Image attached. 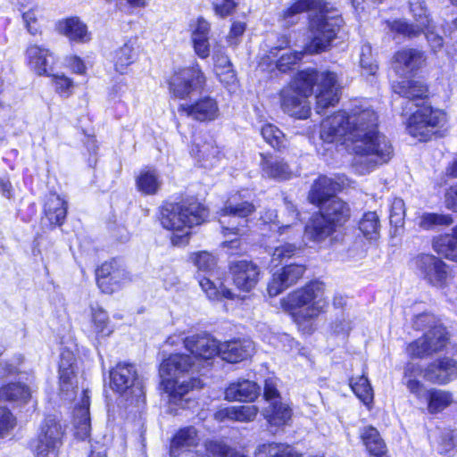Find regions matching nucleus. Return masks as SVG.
<instances>
[{"instance_id":"obj_9","label":"nucleus","mask_w":457,"mask_h":457,"mask_svg":"<svg viewBox=\"0 0 457 457\" xmlns=\"http://www.w3.org/2000/svg\"><path fill=\"white\" fill-rule=\"evenodd\" d=\"M446 122V114L439 109L423 105L408 120L407 130L413 137L427 140L436 128L443 127Z\"/></svg>"},{"instance_id":"obj_36","label":"nucleus","mask_w":457,"mask_h":457,"mask_svg":"<svg viewBox=\"0 0 457 457\" xmlns=\"http://www.w3.org/2000/svg\"><path fill=\"white\" fill-rule=\"evenodd\" d=\"M433 250L452 262H457V238L454 234L436 237L432 241Z\"/></svg>"},{"instance_id":"obj_5","label":"nucleus","mask_w":457,"mask_h":457,"mask_svg":"<svg viewBox=\"0 0 457 457\" xmlns=\"http://www.w3.org/2000/svg\"><path fill=\"white\" fill-rule=\"evenodd\" d=\"M208 216V210L197 202L167 204L161 211V223L173 233L172 245L180 246L188 243L190 228L204 223Z\"/></svg>"},{"instance_id":"obj_61","label":"nucleus","mask_w":457,"mask_h":457,"mask_svg":"<svg viewBox=\"0 0 457 457\" xmlns=\"http://www.w3.org/2000/svg\"><path fill=\"white\" fill-rule=\"evenodd\" d=\"M441 373L445 377V384L457 378V361L451 358L438 360Z\"/></svg>"},{"instance_id":"obj_35","label":"nucleus","mask_w":457,"mask_h":457,"mask_svg":"<svg viewBox=\"0 0 457 457\" xmlns=\"http://www.w3.org/2000/svg\"><path fill=\"white\" fill-rule=\"evenodd\" d=\"M75 435L80 439L86 438L90 432V418H89V397L83 394L81 405L76 409L74 414Z\"/></svg>"},{"instance_id":"obj_1","label":"nucleus","mask_w":457,"mask_h":457,"mask_svg":"<svg viewBox=\"0 0 457 457\" xmlns=\"http://www.w3.org/2000/svg\"><path fill=\"white\" fill-rule=\"evenodd\" d=\"M377 128V113L361 104L350 113L340 111L324 119L320 137L326 143L345 144L354 155L356 170L364 174L388 162L393 155L392 145Z\"/></svg>"},{"instance_id":"obj_57","label":"nucleus","mask_w":457,"mask_h":457,"mask_svg":"<svg viewBox=\"0 0 457 457\" xmlns=\"http://www.w3.org/2000/svg\"><path fill=\"white\" fill-rule=\"evenodd\" d=\"M206 449L213 457H245L240 453L229 449L226 445L219 441L209 442Z\"/></svg>"},{"instance_id":"obj_53","label":"nucleus","mask_w":457,"mask_h":457,"mask_svg":"<svg viewBox=\"0 0 457 457\" xmlns=\"http://www.w3.org/2000/svg\"><path fill=\"white\" fill-rule=\"evenodd\" d=\"M457 451V430H449L442 434L438 445V453L452 456Z\"/></svg>"},{"instance_id":"obj_8","label":"nucleus","mask_w":457,"mask_h":457,"mask_svg":"<svg viewBox=\"0 0 457 457\" xmlns=\"http://www.w3.org/2000/svg\"><path fill=\"white\" fill-rule=\"evenodd\" d=\"M420 377L432 384H445V377L441 373L438 360L426 368H422L418 363L409 362L404 369L403 383L417 398H421L426 393L425 386L418 379Z\"/></svg>"},{"instance_id":"obj_63","label":"nucleus","mask_w":457,"mask_h":457,"mask_svg":"<svg viewBox=\"0 0 457 457\" xmlns=\"http://www.w3.org/2000/svg\"><path fill=\"white\" fill-rule=\"evenodd\" d=\"M302 57V53H286L283 54L277 61L276 66L281 71H286L291 65L295 64Z\"/></svg>"},{"instance_id":"obj_51","label":"nucleus","mask_w":457,"mask_h":457,"mask_svg":"<svg viewBox=\"0 0 457 457\" xmlns=\"http://www.w3.org/2000/svg\"><path fill=\"white\" fill-rule=\"evenodd\" d=\"M211 23L202 16L192 19L188 24L190 39L208 37L211 33Z\"/></svg>"},{"instance_id":"obj_33","label":"nucleus","mask_w":457,"mask_h":457,"mask_svg":"<svg viewBox=\"0 0 457 457\" xmlns=\"http://www.w3.org/2000/svg\"><path fill=\"white\" fill-rule=\"evenodd\" d=\"M137 190L145 195H154L162 187V179L155 170L145 168L136 178Z\"/></svg>"},{"instance_id":"obj_47","label":"nucleus","mask_w":457,"mask_h":457,"mask_svg":"<svg viewBox=\"0 0 457 457\" xmlns=\"http://www.w3.org/2000/svg\"><path fill=\"white\" fill-rule=\"evenodd\" d=\"M191 262L197 268L198 271L213 274L217 267V259L212 253L202 251L190 255Z\"/></svg>"},{"instance_id":"obj_17","label":"nucleus","mask_w":457,"mask_h":457,"mask_svg":"<svg viewBox=\"0 0 457 457\" xmlns=\"http://www.w3.org/2000/svg\"><path fill=\"white\" fill-rule=\"evenodd\" d=\"M426 61L421 51L413 48H403L394 55L392 67L396 74L407 77L417 71Z\"/></svg>"},{"instance_id":"obj_46","label":"nucleus","mask_w":457,"mask_h":457,"mask_svg":"<svg viewBox=\"0 0 457 457\" xmlns=\"http://www.w3.org/2000/svg\"><path fill=\"white\" fill-rule=\"evenodd\" d=\"M361 437L367 450L372 453L385 452L386 445L378 431L373 427H366L361 432Z\"/></svg>"},{"instance_id":"obj_16","label":"nucleus","mask_w":457,"mask_h":457,"mask_svg":"<svg viewBox=\"0 0 457 457\" xmlns=\"http://www.w3.org/2000/svg\"><path fill=\"white\" fill-rule=\"evenodd\" d=\"M230 273L235 287L243 292H250L258 283L260 269L253 262L242 260L233 262Z\"/></svg>"},{"instance_id":"obj_64","label":"nucleus","mask_w":457,"mask_h":457,"mask_svg":"<svg viewBox=\"0 0 457 457\" xmlns=\"http://www.w3.org/2000/svg\"><path fill=\"white\" fill-rule=\"evenodd\" d=\"M67 67L75 74L86 75L87 66L85 62L78 55H70L66 58Z\"/></svg>"},{"instance_id":"obj_29","label":"nucleus","mask_w":457,"mask_h":457,"mask_svg":"<svg viewBox=\"0 0 457 457\" xmlns=\"http://www.w3.org/2000/svg\"><path fill=\"white\" fill-rule=\"evenodd\" d=\"M258 411L259 409L255 405L231 406L219 410L215 413V419L219 421L230 420L239 422H250L256 418Z\"/></svg>"},{"instance_id":"obj_56","label":"nucleus","mask_w":457,"mask_h":457,"mask_svg":"<svg viewBox=\"0 0 457 457\" xmlns=\"http://www.w3.org/2000/svg\"><path fill=\"white\" fill-rule=\"evenodd\" d=\"M360 64L364 75H375L378 71V64L371 55V46L363 45L361 49Z\"/></svg>"},{"instance_id":"obj_43","label":"nucleus","mask_w":457,"mask_h":457,"mask_svg":"<svg viewBox=\"0 0 457 457\" xmlns=\"http://www.w3.org/2000/svg\"><path fill=\"white\" fill-rule=\"evenodd\" d=\"M350 386L356 396L368 407L373 402V390L371 386L364 375L353 378Z\"/></svg>"},{"instance_id":"obj_22","label":"nucleus","mask_w":457,"mask_h":457,"mask_svg":"<svg viewBox=\"0 0 457 457\" xmlns=\"http://www.w3.org/2000/svg\"><path fill=\"white\" fill-rule=\"evenodd\" d=\"M253 350V342L248 340H234L220 343L218 354L228 362L237 363L250 357Z\"/></svg>"},{"instance_id":"obj_24","label":"nucleus","mask_w":457,"mask_h":457,"mask_svg":"<svg viewBox=\"0 0 457 457\" xmlns=\"http://www.w3.org/2000/svg\"><path fill=\"white\" fill-rule=\"evenodd\" d=\"M260 156V166L263 176L278 180L289 179L293 177L294 172L283 159L263 154Z\"/></svg>"},{"instance_id":"obj_19","label":"nucleus","mask_w":457,"mask_h":457,"mask_svg":"<svg viewBox=\"0 0 457 457\" xmlns=\"http://www.w3.org/2000/svg\"><path fill=\"white\" fill-rule=\"evenodd\" d=\"M96 279L104 293L112 294L128 279V274L124 270L117 268L115 262H104L96 270Z\"/></svg>"},{"instance_id":"obj_41","label":"nucleus","mask_w":457,"mask_h":457,"mask_svg":"<svg viewBox=\"0 0 457 457\" xmlns=\"http://www.w3.org/2000/svg\"><path fill=\"white\" fill-rule=\"evenodd\" d=\"M240 195H232L221 210L220 215L227 216L232 215L240 218H245L251 215L255 211V206L248 201H241Z\"/></svg>"},{"instance_id":"obj_18","label":"nucleus","mask_w":457,"mask_h":457,"mask_svg":"<svg viewBox=\"0 0 457 457\" xmlns=\"http://www.w3.org/2000/svg\"><path fill=\"white\" fill-rule=\"evenodd\" d=\"M179 111L198 121L214 120L220 114L218 103L209 96L200 98L194 104H180Z\"/></svg>"},{"instance_id":"obj_25","label":"nucleus","mask_w":457,"mask_h":457,"mask_svg":"<svg viewBox=\"0 0 457 457\" xmlns=\"http://www.w3.org/2000/svg\"><path fill=\"white\" fill-rule=\"evenodd\" d=\"M260 394V386L253 381L239 379L231 383L225 390V398L228 401L252 402Z\"/></svg>"},{"instance_id":"obj_62","label":"nucleus","mask_w":457,"mask_h":457,"mask_svg":"<svg viewBox=\"0 0 457 457\" xmlns=\"http://www.w3.org/2000/svg\"><path fill=\"white\" fill-rule=\"evenodd\" d=\"M195 54L201 59H206L211 54L210 37L190 39Z\"/></svg>"},{"instance_id":"obj_38","label":"nucleus","mask_w":457,"mask_h":457,"mask_svg":"<svg viewBox=\"0 0 457 457\" xmlns=\"http://www.w3.org/2000/svg\"><path fill=\"white\" fill-rule=\"evenodd\" d=\"M254 457H300V454L289 445L273 442L259 445Z\"/></svg>"},{"instance_id":"obj_28","label":"nucleus","mask_w":457,"mask_h":457,"mask_svg":"<svg viewBox=\"0 0 457 457\" xmlns=\"http://www.w3.org/2000/svg\"><path fill=\"white\" fill-rule=\"evenodd\" d=\"M262 415L271 427H283L292 419L293 410L289 403L274 401L263 411Z\"/></svg>"},{"instance_id":"obj_58","label":"nucleus","mask_w":457,"mask_h":457,"mask_svg":"<svg viewBox=\"0 0 457 457\" xmlns=\"http://www.w3.org/2000/svg\"><path fill=\"white\" fill-rule=\"evenodd\" d=\"M297 249L298 248L295 244H281L278 246L275 247V249L273 250V253L271 254V262L277 263L282 262L285 260L294 256Z\"/></svg>"},{"instance_id":"obj_4","label":"nucleus","mask_w":457,"mask_h":457,"mask_svg":"<svg viewBox=\"0 0 457 457\" xmlns=\"http://www.w3.org/2000/svg\"><path fill=\"white\" fill-rule=\"evenodd\" d=\"M280 303L284 310L290 312L299 329L310 334L315 329L317 319L328 305L326 286L319 280L311 281L289 293Z\"/></svg>"},{"instance_id":"obj_7","label":"nucleus","mask_w":457,"mask_h":457,"mask_svg":"<svg viewBox=\"0 0 457 457\" xmlns=\"http://www.w3.org/2000/svg\"><path fill=\"white\" fill-rule=\"evenodd\" d=\"M342 25V19L338 16H328L320 12L310 21V42L306 44L304 52L310 54L326 51L336 37Z\"/></svg>"},{"instance_id":"obj_34","label":"nucleus","mask_w":457,"mask_h":457,"mask_svg":"<svg viewBox=\"0 0 457 457\" xmlns=\"http://www.w3.org/2000/svg\"><path fill=\"white\" fill-rule=\"evenodd\" d=\"M67 213V203L60 195L50 194L45 204V214L51 224L60 225Z\"/></svg>"},{"instance_id":"obj_49","label":"nucleus","mask_w":457,"mask_h":457,"mask_svg":"<svg viewBox=\"0 0 457 457\" xmlns=\"http://www.w3.org/2000/svg\"><path fill=\"white\" fill-rule=\"evenodd\" d=\"M261 134L263 139L272 147L280 149L286 146V138L283 132L272 124L262 126Z\"/></svg>"},{"instance_id":"obj_39","label":"nucleus","mask_w":457,"mask_h":457,"mask_svg":"<svg viewBox=\"0 0 457 457\" xmlns=\"http://www.w3.org/2000/svg\"><path fill=\"white\" fill-rule=\"evenodd\" d=\"M199 438L195 428L188 427L180 429L173 437L170 445V453L177 456L181 451L195 446Z\"/></svg>"},{"instance_id":"obj_3","label":"nucleus","mask_w":457,"mask_h":457,"mask_svg":"<svg viewBox=\"0 0 457 457\" xmlns=\"http://www.w3.org/2000/svg\"><path fill=\"white\" fill-rule=\"evenodd\" d=\"M316 90V108L320 112L339 100V86L334 72L306 70L298 72L290 84L280 92L282 110L292 117L306 119L311 113L308 97Z\"/></svg>"},{"instance_id":"obj_50","label":"nucleus","mask_w":457,"mask_h":457,"mask_svg":"<svg viewBox=\"0 0 457 457\" xmlns=\"http://www.w3.org/2000/svg\"><path fill=\"white\" fill-rule=\"evenodd\" d=\"M453 223V220L448 214L424 213L419 224L425 229H430L436 226H450Z\"/></svg>"},{"instance_id":"obj_52","label":"nucleus","mask_w":457,"mask_h":457,"mask_svg":"<svg viewBox=\"0 0 457 457\" xmlns=\"http://www.w3.org/2000/svg\"><path fill=\"white\" fill-rule=\"evenodd\" d=\"M287 210L292 218V222L289 224L283 223L281 226L278 227V229L279 235L288 234L290 238H294L295 237H298L301 233V226L298 222L299 214L292 204H287Z\"/></svg>"},{"instance_id":"obj_23","label":"nucleus","mask_w":457,"mask_h":457,"mask_svg":"<svg viewBox=\"0 0 457 457\" xmlns=\"http://www.w3.org/2000/svg\"><path fill=\"white\" fill-rule=\"evenodd\" d=\"M29 67L38 75H47L54 62V54L47 48L31 45L26 50Z\"/></svg>"},{"instance_id":"obj_37","label":"nucleus","mask_w":457,"mask_h":457,"mask_svg":"<svg viewBox=\"0 0 457 457\" xmlns=\"http://www.w3.org/2000/svg\"><path fill=\"white\" fill-rule=\"evenodd\" d=\"M319 0H297L280 13V19L286 25H293L298 21L299 16L308 10L320 7Z\"/></svg>"},{"instance_id":"obj_54","label":"nucleus","mask_w":457,"mask_h":457,"mask_svg":"<svg viewBox=\"0 0 457 457\" xmlns=\"http://www.w3.org/2000/svg\"><path fill=\"white\" fill-rule=\"evenodd\" d=\"M41 17V11L38 7H33L23 12L22 19L28 31L36 36L41 33V26L39 19Z\"/></svg>"},{"instance_id":"obj_44","label":"nucleus","mask_w":457,"mask_h":457,"mask_svg":"<svg viewBox=\"0 0 457 457\" xmlns=\"http://www.w3.org/2000/svg\"><path fill=\"white\" fill-rule=\"evenodd\" d=\"M51 84L57 95L62 98H69L74 92V80L64 73H48Z\"/></svg>"},{"instance_id":"obj_13","label":"nucleus","mask_w":457,"mask_h":457,"mask_svg":"<svg viewBox=\"0 0 457 457\" xmlns=\"http://www.w3.org/2000/svg\"><path fill=\"white\" fill-rule=\"evenodd\" d=\"M448 339L445 328L436 326L421 337L409 344L406 351L411 358H424L442 351L446 346Z\"/></svg>"},{"instance_id":"obj_55","label":"nucleus","mask_w":457,"mask_h":457,"mask_svg":"<svg viewBox=\"0 0 457 457\" xmlns=\"http://www.w3.org/2000/svg\"><path fill=\"white\" fill-rule=\"evenodd\" d=\"M92 323L96 334L108 335L111 329L108 327L109 319L106 312L100 307L92 308Z\"/></svg>"},{"instance_id":"obj_59","label":"nucleus","mask_w":457,"mask_h":457,"mask_svg":"<svg viewBox=\"0 0 457 457\" xmlns=\"http://www.w3.org/2000/svg\"><path fill=\"white\" fill-rule=\"evenodd\" d=\"M16 425V420L10 410L0 406V436H4Z\"/></svg>"},{"instance_id":"obj_31","label":"nucleus","mask_w":457,"mask_h":457,"mask_svg":"<svg viewBox=\"0 0 457 457\" xmlns=\"http://www.w3.org/2000/svg\"><path fill=\"white\" fill-rule=\"evenodd\" d=\"M425 398L428 403V411L430 414H436L448 408L453 403V394L449 391L431 388L426 389Z\"/></svg>"},{"instance_id":"obj_20","label":"nucleus","mask_w":457,"mask_h":457,"mask_svg":"<svg viewBox=\"0 0 457 457\" xmlns=\"http://www.w3.org/2000/svg\"><path fill=\"white\" fill-rule=\"evenodd\" d=\"M54 29L58 34L67 37L70 41L87 43L91 40V33L87 25L78 16L57 21Z\"/></svg>"},{"instance_id":"obj_10","label":"nucleus","mask_w":457,"mask_h":457,"mask_svg":"<svg viewBox=\"0 0 457 457\" xmlns=\"http://www.w3.org/2000/svg\"><path fill=\"white\" fill-rule=\"evenodd\" d=\"M205 83V77L199 65L178 67L168 79L170 92L176 98H186Z\"/></svg>"},{"instance_id":"obj_14","label":"nucleus","mask_w":457,"mask_h":457,"mask_svg":"<svg viewBox=\"0 0 457 457\" xmlns=\"http://www.w3.org/2000/svg\"><path fill=\"white\" fill-rule=\"evenodd\" d=\"M410 11L414 17V23H408L402 20L388 22L391 31L408 37L419 36L425 29L432 24L428 11L422 0H409Z\"/></svg>"},{"instance_id":"obj_40","label":"nucleus","mask_w":457,"mask_h":457,"mask_svg":"<svg viewBox=\"0 0 457 457\" xmlns=\"http://www.w3.org/2000/svg\"><path fill=\"white\" fill-rule=\"evenodd\" d=\"M392 87L395 93L409 99L423 98L428 93L427 87L416 80H403L394 83Z\"/></svg>"},{"instance_id":"obj_45","label":"nucleus","mask_w":457,"mask_h":457,"mask_svg":"<svg viewBox=\"0 0 457 457\" xmlns=\"http://www.w3.org/2000/svg\"><path fill=\"white\" fill-rule=\"evenodd\" d=\"M379 220L375 212H365L359 222V228L365 237L376 240L379 234Z\"/></svg>"},{"instance_id":"obj_30","label":"nucleus","mask_w":457,"mask_h":457,"mask_svg":"<svg viewBox=\"0 0 457 457\" xmlns=\"http://www.w3.org/2000/svg\"><path fill=\"white\" fill-rule=\"evenodd\" d=\"M340 185L328 177H320L312 185L309 194V200L315 204H320L322 202L330 199L333 194L339 190Z\"/></svg>"},{"instance_id":"obj_26","label":"nucleus","mask_w":457,"mask_h":457,"mask_svg":"<svg viewBox=\"0 0 457 457\" xmlns=\"http://www.w3.org/2000/svg\"><path fill=\"white\" fill-rule=\"evenodd\" d=\"M110 377L112 389L120 394H124L134 386L137 371L131 364L119 363L111 371Z\"/></svg>"},{"instance_id":"obj_15","label":"nucleus","mask_w":457,"mask_h":457,"mask_svg":"<svg viewBox=\"0 0 457 457\" xmlns=\"http://www.w3.org/2000/svg\"><path fill=\"white\" fill-rule=\"evenodd\" d=\"M306 268L303 264L291 263L273 272L267 291L270 296H277L289 287L295 285L304 274Z\"/></svg>"},{"instance_id":"obj_27","label":"nucleus","mask_w":457,"mask_h":457,"mask_svg":"<svg viewBox=\"0 0 457 457\" xmlns=\"http://www.w3.org/2000/svg\"><path fill=\"white\" fill-rule=\"evenodd\" d=\"M137 37H129L113 52L112 62L116 71L121 74L127 71L137 57Z\"/></svg>"},{"instance_id":"obj_12","label":"nucleus","mask_w":457,"mask_h":457,"mask_svg":"<svg viewBox=\"0 0 457 457\" xmlns=\"http://www.w3.org/2000/svg\"><path fill=\"white\" fill-rule=\"evenodd\" d=\"M63 429L54 418H46L33 444L36 457H58Z\"/></svg>"},{"instance_id":"obj_2","label":"nucleus","mask_w":457,"mask_h":457,"mask_svg":"<svg viewBox=\"0 0 457 457\" xmlns=\"http://www.w3.org/2000/svg\"><path fill=\"white\" fill-rule=\"evenodd\" d=\"M184 345L191 355L171 354L161 364L160 373L162 377L164 391L169 395L170 403L186 407L187 400L183 397L203 384L199 378L180 379V375L190 370H198L204 362L219 355L220 343L208 335L192 336L184 340Z\"/></svg>"},{"instance_id":"obj_6","label":"nucleus","mask_w":457,"mask_h":457,"mask_svg":"<svg viewBox=\"0 0 457 457\" xmlns=\"http://www.w3.org/2000/svg\"><path fill=\"white\" fill-rule=\"evenodd\" d=\"M319 205L320 213L312 218L304 230L305 237L315 242L325 240L350 217L349 207L339 198L332 197Z\"/></svg>"},{"instance_id":"obj_21","label":"nucleus","mask_w":457,"mask_h":457,"mask_svg":"<svg viewBox=\"0 0 457 457\" xmlns=\"http://www.w3.org/2000/svg\"><path fill=\"white\" fill-rule=\"evenodd\" d=\"M34 388L22 381H13L0 386V400L12 405L22 406L32 398Z\"/></svg>"},{"instance_id":"obj_60","label":"nucleus","mask_w":457,"mask_h":457,"mask_svg":"<svg viewBox=\"0 0 457 457\" xmlns=\"http://www.w3.org/2000/svg\"><path fill=\"white\" fill-rule=\"evenodd\" d=\"M405 216L404 202L400 198H395L391 206L390 222L395 226H401L403 223Z\"/></svg>"},{"instance_id":"obj_48","label":"nucleus","mask_w":457,"mask_h":457,"mask_svg":"<svg viewBox=\"0 0 457 457\" xmlns=\"http://www.w3.org/2000/svg\"><path fill=\"white\" fill-rule=\"evenodd\" d=\"M192 154L199 162H203L204 167H208L214 164L219 154V150L212 143H204L201 145H196L195 147L192 149Z\"/></svg>"},{"instance_id":"obj_11","label":"nucleus","mask_w":457,"mask_h":457,"mask_svg":"<svg viewBox=\"0 0 457 457\" xmlns=\"http://www.w3.org/2000/svg\"><path fill=\"white\" fill-rule=\"evenodd\" d=\"M415 264L423 279L430 286L446 289L453 279L449 266L433 254L422 253L416 257Z\"/></svg>"},{"instance_id":"obj_32","label":"nucleus","mask_w":457,"mask_h":457,"mask_svg":"<svg viewBox=\"0 0 457 457\" xmlns=\"http://www.w3.org/2000/svg\"><path fill=\"white\" fill-rule=\"evenodd\" d=\"M75 356L67 350L61 353L59 363L60 386L62 391L68 392L73 387V379L75 377Z\"/></svg>"},{"instance_id":"obj_42","label":"nucleus","mask_w":457,"mask_h":457,"mask_svg":"<svg viewBox=\"0 0 457 457\" xmlns=\"http://www.w3.org/2000/svg\"><path fill=\"white\" fill-rule=\"evenodd\" d=\"M199 285L210 300L219 301L222 298L233 300L237 297L236 294L230 289L223 288L221 285L217 286L210 278H199Z\"/></svg>"}]
</instances>
